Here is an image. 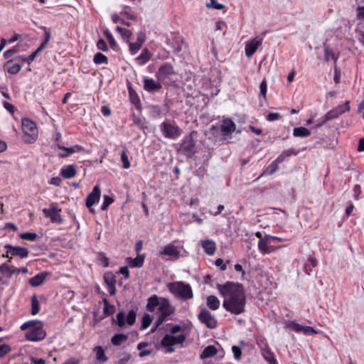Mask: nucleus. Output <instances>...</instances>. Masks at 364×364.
Returning a JSON list of instances; mask_svg holds the SVG:
<instances>
[{
    "label": "nucleus",
    "mask_w": 364,
    "mask_h": 364,
    "mask_svg": "<svg viewBox=\"0 0 364 364\" xmlns=\"http://www.w3.org/2000/svg\"><path fill=\"white\" fill-rule=\"evenodd\" d=\"M146 308L150 312H156L158 317L156 327L161 326L175 312V307L168 298L160 297L156 294L148 298Z\"/></svg>",
    "instance_id": "f257e3e1"
},
{
    "label": "nucleus",
    "mask_w": 364,
    "mask_h": 364,
    "mask_svg": "<svg viewBox=\"0 0 364 364\" xmlns=\"http://www.w3.org/2000/svg\"><path fill=\"white\" fill-rule=\"evenodd\" d=\"M246 297L243 286L229 282V312L240 314L245 311Z\"/></svg>",
    "instance_id": "f03ea898"
},
{
    "label": "nucleus",
    "mask_w": 364,
    "mask_h": 364,
    "mask_svg": "<svg viewBox=\"0 0 364 364\" xmlns=\"http://www.w3.org/2000/svg\"><path fill=\"white\" fill-rule=\"evenodd\" d=\"M20 329L27 331L25 338L30 341L38 342L43 341L46 336L43 323L38 320H31L23 323L20 326Z\"/></svg>",
    "instance_id": "7ed1b4c3"
},
{
    "label": "nucleus",
    "mask_w": 364,
    "mask_h": 364,
    "mask_svg": "<svg viewBox=\"0 0 364 364\" xmlns=\"http://www.w3.org/2000/svg\"><path fill=\"white\" fill-rule=\"evenodd\" d=\"M183 328L179 325L173 326L170 330V334H166L161 339V344L166 348V353H173L175 345L183 344L186 338V336L182 333Z\"/></svg>",
    "instance_id": "20e7f679"
},
{
    "label": "nucleus",
    "mask_w": 364,
    "mask_h": 364,
    "mask_svg": "<svg viewBox=\"0 0 364 364\" xmlns=\"http://www.w3.org/2000/svg\"><path fill=\"white\" fill-rule=\"evenodd\" d=\"M166 287L175 297L183 300H188L193 297L192 288L189 284L181 281L169 282Z\"/></svg>",
    "instance_id": "39448f33"
},
{
    "label": "nucleus",
    "mask_w": 364,
    "mask_h": 364,
    "mask_svg": "<svg viewBox=\"0 0 364 364\" xmlns=\"http://www.w3.org/2000/svg\"><path fill=\"white\" fill-rule=\"evenodd\" d=\"M163 136L169 139H176L182 134V129L174 120L165 119L159 126Z\"/></svg>",
    "instance_id": "423d86ee"
},
{
    "label": "nucleus",
    "mask_w": 364,
    "mask_h": 364,
    "mask_svg": "<svg viewBox=\"0 0 364 364\" xmlns=\"http://www.w3.org/2000/svg\"><path fill=\"white\" fill-rule=\"evenodd\" d=\"M21 125L24 141L28 144L33 143L38 134V128L35 122L28 118H23Z\"/></svg>",
    "instance_id": "0eeeda50"
},
{
    "label": "nucleus",
    "mask_w": 364,
    "mask_h": 364,
    "mask_svg": "<svg viewBox=\"0 0 364 364\" xmlns=\"http://www.w3.org/2000/svg\"><path fill=\"white\" fill-rule=\"evenodd\" d=\"M196 132H191L188 135L186 136L180 145L179 151L186 154L188 157L192 156L196 151V141L194 135Z\"/></svg>",
    "instance_id": "6e6552de"
},
{
    "label": "nucleus",
    "mask_w": 364,
    "mask_h": 364,
    "mask_svg": "<svg viewBox=\"0 0 364 364\" xmlns=\"http://www.w3.org/2000/svg\"><path fill=\"white\" fill-rule=\"evenodd\" d=\"M42 211L46 217L50 218L51 223H62L63 219L60 214L61 210L58 208L55 203H51L49 208H43Z\"/></svg>",
    "instance_id": "1a4fd4ad"
},
{
    "label": "nucleus",
    "mask_w": 364,
    "mask_h": 364,
    "mask_svg": "<svg viewBox=\"0 0 364 364\" xmlns=\"http://www.w3.org/2000/svg\"><path fill=\"white\" fill-rule=\"evenodd\" d=\"M136 316L134 310L129 311L127 316L123 311L119 312L116 316V323L119 327H124L126 324L132 326L135 323Z\"/></svg>",
    "instance_id": "9d476101"
},
{
    "label": "nucleus",
    "mask_w": 364,
    "mask_h": 364,
    "mask_svg": "<svg viewBox=\"0 0 364 364\" xmlns=\"http://www.w3.org/2000/svg\"><path fill=\"white\" fill-rule=\"evenodd\" d=\"M350 110L349 101H346L344 105H339L335 109L328 112L325 116V119L322 121V124H325L328 120H332L338 117L342 114Z\"/></svg>",
    "instance_id": "9b49d317"
},
{
    "label": "nucleus",
    "mask_w": 364,
    "mask_h": 364,
    "mask_svg": "<svg viewBox=\"0 0 364 364\" xmlns=\"http://www.w3.org/2000/svg\"><path fill=\"white\" fill-rule=\"evenodd\" d=\"M175 73L174 68L171 64L165 63L161 65L156 73V78L161 82Z\"/></svg>",
    "instance_id": "f8f14e48"
},
{
    "label": "nucleus",
    "mask_w": 364,
    "mask_h": 364,
    "mask_svg": "<svg viewBox=\"0 0 364 364\" xmlns=\"http://www.w3.org/2000/svg\"><path fill=\"white\" fill-rule=\"evenodd\" d=\"M198 318L201 323H204L209 328H214L217 326V321L214 316L205 309L200 311Z\"/></svg>",
    "instance_id": "ddd939ff"
},
{
    "label": "nucleus",
    "mask_w": 364,
    "mask_h": 364,
    "mask_svg": "<svg viewBox=\"0 0 364 364\" xmlns=\"http://www.w3.org/2000/svg\"><path fill=\"white\" fill-rule=\"evenodd\" d=\"M100 196L101 190L98 186H95L92 192L87 196L86 206L90 209V212H94V209L92 207L100 201Z\"/></svg>",
    "instance_id": "4468645a"
},
{
    "label": "nucleus",
    "mask_w": 364,
    "mask_h": 364,
    "mask_svg": "<svg viewBox=\"0 0 364 364\" xmlns=\"http://www.w3.org/2000/svg\"><path fill=\"white\" fill-rule=\"evenodd\" d=\"M262 38L257 36L246 44L245 55L247 58H250L254 55L259 46L262 45Z\"/></svg>",
    "instance_id": "2eb2a0df"
},
{
    "label": "nucleus",
    "mask_w": 364,
    "mask_h": 364,
    "mask_svg": "<svg viewBox=\"0 0 364 364\" xmlns=\"http://www.w3.org/2000/svg\"><path fill=\"white\" fill-rule=\"evenodd\" d=\"M162 85L161 81L145 77L144 78V89L149 92H154L161 90Z\"/></svg>",
    "instance_id": "dca6fc26"
},
{
    "label": "nucleus",
    "mask_w": 364,
    "mask_h": 364,
    "mask_svg": "<svg viewBox=\"0 0 364 364\" xmlns=\"http://www.w3.org/2000/svg\"><path fill=\"white\" fill-rule=\"evenodd\" d=\"M104 281L107 285V289L110 295L115 294L117 282L116 277L112 272H107L104 274Z\"/></svg>",
    "instance_id": "f3484780"
},
{
    "label": "nucleus",
    "mask_w": 364,
    "mask_h": 364,
    "mask_svg": "<svg viewBox=\"0 0 364 364\" xmlns=\"http://www.w3.org/2000/svg\"><path fill=\"white\" fill-rule=\"evenodd\" d=\"M161 255L168 256V258L172 260H176L180 257V252L178 247L172 244L166 245L161 252Z\"/></svg>",
    "instance_id": "a211bd4d"
},
{
    "label": "nucleus",
    "mask_w": 364,
    "mask_h": 364,
    "mask_svg": "<svg viewBox=\"0 0 364 364\" xmlns=\"http://www.w3.org/2000/svg\"><path fill=\"white\" fill-rule=\"evenodd\" d=\"M56 146L59 149H62V150L65 151V152L58 154V156L60 158H65V157L70 156L71 154H73L74 153L80 152V151H84V148L80 145H75L71 147H65L60 144H57Z\"/></svg>",
    "instance_id": "6ab92c4d"
},
{
    "label": "nucleus",
    "mask_w": 364,
    "mask_h": 364,
    "mask_svg": "<svg viewBox=\"0 0 364 364\" xmlns=\"http://www.w3.org/2000/svg\"><path fill=\"white\" fill-rule=\"evenodd\" d=\"M289 328L295 332H303L306 335H313L317 333V331L311 326H304L295 322H291Z\"/></svg>",
    "instance_id": "aec40b11"
},
{
    "label": "nucleus",
    "mask_w": 364,
    "mask_h": 364,
    "mask_svg": "<svg viewBox=\"0 0 364 364\" xmlns=\"http://www.w3.org/2000/svg\"><path fill=\"white\" fill-rule=\"evenodd\" d=\"M5 248L8 249V252L14 256L26 258L28 255V250L25 247H14L11 245H6Z\"/></svg>",
    "instance_id": "412c9836"
},
{
    "label": "nucleus",
    "mask_w": 364,
    "mask_h": 364,
    "mask_svg": "<svg viewBox=\"0 0 364 364\" xmlns=\"http://www.w3.org/2000/svg\"><path fill=\"white\" fill-rule=\"evenodd\" d=\"M166 43L169 45L175 53H179L182 50L183 46V41L181 36H175L171 39L167 38Z\"/></svg>",
    "instance_id": "4be33fe9"
},
{
    "label": "nucleus",
    "mask_w": 364,
    "mask_h": 364,
    "mask_svg": "<svg viewBox=\"0 0 364 364\" xmlns=\"http://www.w3.org/2000/svg\"><path fill=\"white\" fill-rule=\"evenodd\" d=\"M48 276V273L46 272H42L31 277L29 279V284L31 287H36L41 285L46 280Z\"/></svg>",
    "instance_id": "5701e85b"
},
{
    "label": "nucleus",
    "mask_w": 364,
    "mask_h": 364,
    "mask_svg": "<svg viewBox=\"0 0 364 364\" xmlns=\"http://www.w3.org/2000/svg\"><path fill=\"white\" fill-rule=\"evenodd\" d=\"M60 175L65 178H71L76 175V170L73 165L63 167L60 170Z\"/></svg>",
    "instance_id": "b1692460"
},
{
    "label": "nucleus",
    "mask_w": 364,
    "mask_h": 364,
    "mask_svg": "<svg viewBox=\"0 0 364 364\" xmlns=\"http://www.w3.org/2000/svg\"><path fill=\"white\" fill-rule=\"evenodd\" d=\"M202 247L208 255H212L215 250V244L213 240H204L202 242Z\"/></svg>",
    "instance_id": "393cba45"
},
{
    "label": "nucleus",
    "mask_w": 364,
    "mask_h": 364,
    "mask_svg": "<svg viewBox=\"0 0 364 364\" xmlns=\"http://www.w3.org/2000/svg\"><path fill=\"white\" fill-rule=\"evenodd\" d=\"M151 58V54L147 49L143 50L141 54L136 58V61L141 65L146 63Z\"/></svg>",
    "instance_id": "a878e982"
},
{
    "label": "nucleus",
    "mask_w": 364,
    "mask_h": 364,
    "mask_svg": "<svg viewBox=\"0 0 364 364\" xmlns=\"http://www.w3.org/2000/svg\"><path fill=\"white\" fill-rule=\"evenodd\" d=\"M217 353V349L214 346H207L200 354V358L205 359L210 358Z\"/></svg>",
    "instance_id": "bb28decb"
},
{
    "label": "nucleus",
    "mask_w": 364,
    "mask_h": 364,
    "mask_svg": "<svg viewBox=\"0 0 364 364\" xmlns=\"http://www.w3.org/2000/svg\"><path fill=\"white\" fill-rule=\"evenodd\" d=\"M144 262V257L143 255H138L135 258H128V263L132 267H140Z\"/></svg>",
    "instance_id": "cd10ccee"
},
{
    "label": "nucleus",
    "mask_w": 364,
    "mask_h": 364,
    "mask_svg": "<svg viewBox=\"0 0 364 364\" xmlns=\"http://www.w3.org/2000/svg\"><path fill=\"white\" fill-rule=\"evenodd\" d=\"M206 304L210 309L216 310L220 306V301L215 296L210 295L207 298Z\"/></svg>",
    "instance_id": "c85d7f7f"
},
{
    "label": "nucleus",
    "mask_w": 364,
    "mask_h": 364,
    "mask_svg": "<svg viewBox=\"0 0 364 364\" xmlns=\"http://www.w3.org/2000/svg\"><path fill=\"white\" fill-rule=\"evenodd\" d=\"M218 289L220 294L224 296L223 306L224 309L228 310V298L226 297V294H228V283H225L223 285L218 284Z\"/></svg>",
    "instance_id": "c756f323"
},
{
    "label": "nucleus",
    "mask_w": 364,
    "mask_h": 364,
    "mask_svg": "<svg viewBox=\"0 0 364 364\" xmlns=\"http://www.w3.org/2000/svg\"><path fill=\"white\" fill-rule=\"evenodd\" d=\"M117 31L121 35L122 39L126 42L129 43V40L132 36V33L130 30L117 26L116 28Z\"/></svg>",
    "instance_id": "7c9ffc66"
},
{
    "label": "nucleus",
    "mask_w": 364,
    "mask_h": 364,
    "mask_svg": "<svg viewBox=\"0 0 364 364\" xmlns=\"http://www.w3.org/2000/svg\"><path fill=\"white\" fill-rule=\"evenodd\" d=\"M310 132L305 127H300L294 129L293 134L296 137H306L310 135Z\"/></svg>",
    "instance_id": "2f4dec72"
},
{
    "label": "nucleus",
    "mask_w": 364,
    "mask_h": 364,
    "mask_svg": "<svg viewBox=\"0 0 364 364\" xmlns=\"http://www.w3.org/2000/svg\"><path fill=\"white\" fill-rule=\"evenodd\" d=\"M279 164L275 161H272L271 164H269L265 170L263 171V173L261 174V176L264 175H272L279 168Z\"/></svg>",
    "instance_id": "473e14b6"
},
{
    "label": "nucleus",
    "mask_w": 364,
    "mask_h": 364,
    "mask_svg": "<svg viewBox=\"0 0 364 364\" xmlns=\"http://www.w3.org/2000/svg\"><path fill=\"white\" fill-rule=\"evenodd\" d=\"M7 65V71L11 74H16L18 73L22 68L23 64L18 63H11V61H9L6 64Z\"/></svg>",
    "instance_id": "72a5a7b5"
},
{
    "label": "nucleus",
    "mask_w": 364,
    "mask_h": 364,
    "mask_svg": "<svg viewBox=\"0 0 364 364\" xmlns=\"http://www.w3.org/2000/svg\"><path fill=\"white\" fill-rule=\"evenodd\" d=\"M127 339V336L124 334H115L111 339L112 343L114 346H119Z\"/></svg>",
    "instance_id": "f704fd0d"
},
{
    "label": "nucleus",
    "mask_w": 364,
    "mask_h": 364,
    "mask_svg": "<svg viewBox=\"0 0 364 364\" xmlns=\"http://www.w3.org/2000/svg\"><path fill=\"white\" fill-rule=\"evenodd\" d=\"M205 6L208 9L221 10L225 7L223 4L218 3L216 0H208L205 3Z\"/></svg>",
    "instance_id": "c9c22d12"
},
{
    "label": "nucleus",
    "mask_w": 364,
    "mask_h": 364,
    "mask_svg": "<svg viewBox=\"0 0 364 364\" xmlns=\"http://www.w3.org/2000/svg\"><path fill=\"white\" fill-rule=\"evenodd\" d=\"M94 351L96 354V358L101 361L105 362L107 360V356L105 354V350L101 346H97L95 348Z\"/></svg>",
    "instance_id": "e433bc0d"
},
{
    "label": "nucleus",
    "mask_w": 364,
    "mask_h": 364,
    "mask_svg": "<svg viewBox=\"0 0 364 364\" xmlns=\"http://www.w3.org/2000/svg\"><path fill=\"white\" fill-rule=\"evenodd\" d=\"M93 61L97 65L107 64V58L101 53H97L93 58Z\"/></svg>",
    "instance_id": "4c0bfd02"
},
{
    "label": "nucleus",
    "mask_w": 364,
    "mask_h": 364,
    "mask_svg": "<svg viewBox=\"0 0 364 364\" xmlns=\"http://www.w3.org/2000/svg\"><path fill=\"white\" fill-rule=\"evenodd\" d=\"M212 130L213 131V134H215V131L220 130L221 132L222 136L224 139H225L226 135L228 134V125L225 122L223 124L218 126H212Z\"/></svg>",
    "instance_id": "58836bf2"
},
{
    "label": "nucleus",
    "mask_w": 364,
    "mask_h": 364,
    "mask_svg": "<svg viewBox=\"0 0 364 364\" xmlns=\"http://www.w3.org/2000/svg\"><path fill=\"white\" fill-rule=\"evenodd\" d=\"M40 311L39 301L36 295L31 298V314L33 315L37 314Z\"/></svg>",
    "instance_id": "ea45409f"
},
{
    "label": "nucleus",
    "mask_w": 364,
    "mask_h": 364,
    "mask_svg": "<svg viewBox=\"0 0 364 364\" xmlns=\"http://www.w3.org/2000/svg\"><path fill=\"white\" fill-rule=\"evenodd\" d=\"M102 302L104 304V313L107 315H112L115 310L114 306L109 304L106 299H104Z\"/></svg>",
    "instance_id": "a19ab883"
},
{
    "label": "nucleus",
    "mask_w": 364,
    "mask_h": 364,
    "mask_svg": "<svg viewBox=\"0 0 364 364\" xmlns=\"http://www.w3.org/2000/svg\"><path fill=\"white\" fill-rule=\"evenodd\" d=\"M268 244L265 240H259L258 242V248L263 254H269L271 250L268 247Z\"/></svg>",
    "instance_id": "79ce46f5"
},
{
    "label": "nucleus",
    "mask_w": 364,
    "mask_h": 364,
    "mask_svg": "<svg viewBox=\"0 0 364 364\" xmlns=\"http://www.w3.org/2000/svg\"><path fill=\"white\" fill-rule=\"evenodd\" d=\"M293 153L291 149L283 151L274 161L279 164L283 162L287 157L290 156Z\"/></svg>",
    "instance_id": "37998d69"
},
{
    "label": "nucleus",
    "mask_w": 364,
    "mask_h": 364,
    "mask_svg": "<svg viewBox=\"0 0 364 364\" xmlns=\"http://www.w3.org/2000/svg\"><path fill=\"white\" fill-rule=\"evenodd\" d=\"M234 269L237 272V275L235 276L236 279H243L245 275V272L243 269L242 267L240 264H236L234 265Z\"/></svg>",
    "instance_id": "c03bdc74"
},
{
    "label": "nucleus",
    "mask_w": 364,
    "mask_h": 364,
    "mask_svg": "<svg viewBox=\"0 0 364 364\" xmlns=\"http://www.w3.org/2000/svg\"><path fill=\"white\" fill-rule=\"evenodd\" d=\"M151 322H152V317L149 314L144 315L142 318L141 329L144 330V329L147 328L150 326Z\"/></svg>",
    "instance_id": "a18cd8bd"
},
{
    "label": "nucleus",
    "mask_w": 364,
    "mask_h": 364,
    "mask_svg": "<svg viewBox=\"0 0 364 364\" xmlns=\"http://www.w3.org/2000/svg\"><path fill=\"white\" fill-rule=\"evenodd\" d=\"M20 237L23 240L34 241L37 238V235L34 232H24L20 235Z\"/></svg>",
    "instance_id": "49530a36"
},
{
    "label": "nucleus",
    "mask_w": 364,
    "mask_h": 364,
    "mask_svg": "<svg viewBox=\"0 0 364 364\" xmlns=\"http://www.w3.org/2000/svg\"><path fill=\"white\" fill-rule=\"evenodd\" d=\"M263 356L269 363H276V360L274 358V355L269 349L264 351Z\"/></svg>",
    "instance_id": "de8ad7c7"
},
{
    "label": "nucleus",
    "mask_w": 364,
    "mask_h": 364,
    "mask_svg": "<svg viewBox=\"0 0 364 364\" xmlns=\"http://www.w3.org/2000/svg\"><path fill=\"white\" fill-rule=\"evenodd\" d=\"M121 160L122 161V167L124 168L127 169L130 167V162L125 150H124L121 154Z\"/></svg>",
    "instance_id": "09e8293b"
},
{
    "label": "nucleus",
    "mask_w": 364,
    "mask_h": 364,
    "mask_svg": "<svg viewBox=\"0 0 364 364\" xmlns=\"http://www.w3.org/2000/svg\"><path fill=\"white\" fill-rule=\"evenodd\" d=\"M129 52L132 55H135L141 48L140 44H138L136 42L135 43H130L129 42Z\"/></svg>",
    "instance_id": "8fccbe9b"
},
{
    "label": "nucleus",
    "mask_w": 364,
    "mask_h": 364,
    "mask_svg": "<svg viewBox=\"0 0 364 364\" xmlns=\"http://www.w3.org/2000/svg\"><path fill=\"white\" fill-rule=\"evenodd\" d=\"M103 199L104 200L101 206V209L102 210H105L109 207V205H110L114 202V200L109 196H105Z\"/></svg>",
    "instance_id": "3c124183"
},
{
    "label": "nucleus",
    "mask_w": 364,
    "mask_h": 364,
    "mask_svg": "<svg viewBox=\"0 0 364 364\" xmlns=\"http://www.w3.org/2000/svg\"><path fill=\"white\" fill-rule=\"evenodd\" d=\"M232 351L235 359L240 360L241 358L242 350L240 346H233L232 347Z\"/></svg>",
    "instance_id": "603ef678"
},
{
    "label": "nucleus",
    "mask_w": 364,
    "mask_h": 364,
    "mask_svg": "<svg viewBox=\"0 0 364 364\" xmlns=\"http://www.w3.org/2000/svg\"><path fill=\"white\" fill-rule=\"evenodd\" d=\"M41 28L42 30H43L45 32V39L43 43H44V45L47 46V44L48 43V42L50 39V36H51L50 30L46 26H41Z\"/></svg>",
    "instance_id": "864d4df0"
},
{
    "label": "nucleus",
    "mask_w": 364,
    "mask_h": 364,
    "mask_svg": "<svg viewBox=\"0 0 364 364\" xmlns=\"http://www.w3.org/2000/svg\"><path fill=\"white\" fill-rule=\"evenodd\" d=\"M11 350V347L9 345L3 344L0 346V358H3Z\"/></svg>",
    "instance_id": "5fc2aeb1"
},
{
    "label": "nucleus",
    "mask_w": 364,
    "mask_h": 364,
    "mask_svg": "<svg viewBox=\"0 0 364 364\" xmlns=\"http://www.w3.org/2000/svg\"><path fill=\"white\" fill-rule=\"evenodd\" d=\"M260 93L264 98H266L267 91V84L266 80H262L259 85Z\"/></svg>",
    "instance_id": "6e6d98bb"
},
{
    "label": "nucleus",
    "mask_w": 364,
    "mask_h": 364,
    "mask_svg": "<svg viewBox=\"0 0 364 364\" xmlns=\"http://www.w3.org/2000/svg\"><path fill=\"white\" fill-rule=\"evenodd\" d=\"M282 118V116L277 112H269L267 119L270 122L276 121Z\"/></svg>",
    "instance_id": "4d7b16f0"
},
{
    "label": "nucleus",
    "mask_w": 364,
    "mask_h": 364,
    "mask_svg": "<svg viewBox=\"0 0 364 364\" xmlns=\"http://www.w3.org/2000/svg\"><path fill=\"white\" fill-rule=\"evenodd\" d=\"M105 36L107 38V40L111 46V47L114 48L117 46V43L112 36V34L109 31H105Z\"/></svg>",
    "instance_id": "13d9d810"
},
{
    "label": "nucleus",
    "mask_w": 364,
    "mask_h": 364,
    "mask_svg": "<svg viewBox=\"0 0 364 364\" xmlns=\"http://www.w3.org/2000/svg\"><path fill=\"white\" fill-rule=\"evenodd\" d=\"M97 47L99 50L102 51H107L108 50V47L107 46L106 42L103 39H100L97 43Z\"/></svg>",
    "instance_id": "bf43d9fd"
},
{
    "label": "nucleus",
    "mask_w": 364,
    "mask_h": 364,
    "mask_svg": "<svg viewBox=\"0 0 364 364\" xmlns=\"http://www.w3.org/2000/svg\"><path fill=\"white\" fill-rule=\"evenodd\" d=\"M18 273L27 274V273H28V269L26 267H22V268L12 267V271H11V274H18Z\"/></svg>",
    "instance_id": "052dcab7"
},
{
    "label": "nucleus",
    "mask_w": 364,
    "mask_h": 364,
    "mask_svg": "<svg viewBox=\"0 0 364 364\" xmlns=\"http://www.w3.org/2000/svg\"><path fill=\"white\" fill-rule=\"evenodd\" d=\"M18 52V49L16 47H14L11 49L7 50L4 52V56L5 58H9L13 54L16 53Z\"/></svg>",
    "instance_id": "680f3d73"
},
{
    "label": "nucleus",
    "mask_w": 364,
    "mask_h": 364,
    "mask_svg": "<svg viewBox=\"0 0 364 364\" xmlns=\"http://www.w3.org/2000/svg\"><path fill=\"white\" fill-rule=\"evenodd\" d=\"M357 32L360 36V41L364 44V24L358 27Z\"/></svg>",
    "instance_id": "e2e57ef3"
},
{
    "label": "nucleus",
    "mask_w": 364,
    "mask_h": 364,
    "mask_svg": "<svg viewBox=\"0 0 364 364\" xmlns=\"http://www.w3.org/2000/svg\"><path fill=\"white\" fill-rule=\"evenodd\" d=\"M234 132H237V133L241 132L240 130H236L235 124L231 119H229V136Z\"/></svg>",
    "instance_id": "0e129e2a"
},
{
    "label": "nucleus",
    "mask_w": 364,
    "mask_h": 364,
    "mask_svg": "<svg viewBox=\"0 0 364 364\" xmlns=\"http://www.w3.org/2000/svg\"><path fill=\"white\" fill-rule=\"evenodd\" d=\"M11 271H12V267L7 264L4 263L0 265V272H9L11 274Z\"/></svg>",
    "instance_id": "69168bd1"
},
{
    "label": "nucleus",
    "mask_w": 364,
    "mask_h": 364,
    "mask_svg": "<svg viewBox=\"0 0 364 364\" xmlns=\"http://www.w3.org/2000/svg\"><path fill=\"white\" fill-rule=\"evenodd\" d=\"M325 61L328 62L330 59L331 58V56H333V52L331 49H329L328 47H325Z\"/></svg>",
    "instance_id": "338daca9"
},
{
    "label": "nucleus",
    "mask_w": 364,
    "mask_h": 364,
    "mask_svg": "<svg viewBox=\"0 0 364 364\" xmlns=\"http://www.w3.org/2000/svg\"><path fill=\"white\" fill-rule=\"evenodd\" d=\"M127 8H128V6H124V9H122L121 14L122 15H124L129 19L134 20L136 18L135 16L127 12Z\"/></svg>",
    "instance_id": "774afa93"
}]
</instances>
